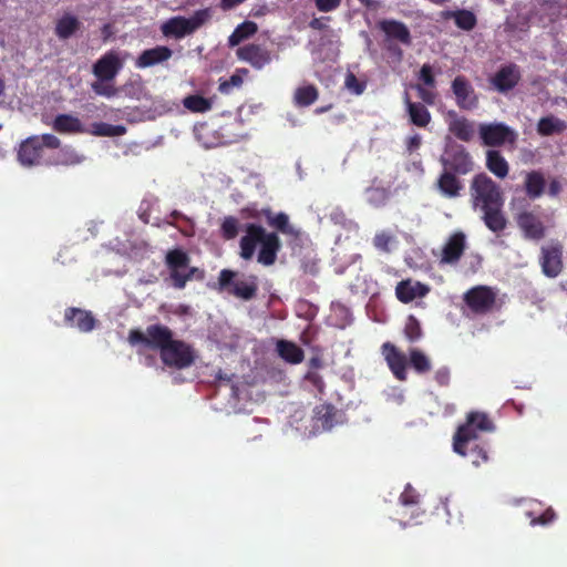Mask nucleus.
<instances>
[{"instance_id":"obj_58","label":"nucleus","mask_w":567,"mask_h":567,"mask_svg":"<svg viewBox=\"0 0 567 567\" xmlns=\"http://www.w3.org/2000/svg\"><path fill=\"white\" fill-rule=\"evenodd\" d=\"M422 140L419 134H414L412 136H409L405 141L406 151L409 153H413L421 146Z\"/></svg>"},{"instance_id":"obj_46","label":"nucleus","mask_w":567,"mask_h":567,"mask_svg":"<svg viewBox=\"0 0 567 567\" xmlns=\"http://www.w3.org/2000/svg\"><path fill=\"white\" fill-rule=\"evenodd\" d=\"M527 516L530 517L532 526H536V525L546 526L555 520L556 513L554 512L553 508L549 507L538 516H533V512H527Z\"/></svg>"},{"instance_id":"obj_5","label":"nucleus","mask_w":567,"mask_h":567,"mask_svg":"<svg viewBox=\"0 0 567 567\" xmlns=\"http://www.w3.org/2000/svg\"><path fill=\"white\" fill-rule=\"evenodd\" d=\"M61 141L53 134L32 135L19 145L18 161L23 166H38L43 162L44 148H60Z\"/></svg>"},{"instance_id":"obj_13","label":"nucleus","mask_w":567,"mask_h":567,"mask_svg":"<svg viewBox=\"0 0 567 567\" xmlns=\"http://www.w3.org/2000/svg\"><path fill=\"white\" fill-rule=\"evenodd\" d=\"M564 246L559 240H551L540 247L539 265L542 272L548 278L558 277L564 269Z\"/></svg>"},{"instance_id":"obj_34","label":"nucleus","mask_w":567,"mask_h":567,"mask_svg":"<svg viewBox=\"0 0 567 567\" xmlns=\"http://www.w3.org/2000/svg\"><path fill=\"white\" fill-rule=\"evenodd\" d=\"M567 128L565 121L548 115L539 118L537 123V133L542 136H551L554 134H560Z\"/></svg>"},{"instance_id":"obj_1","label":"nucleus","mask_w":567,"mask_h":567,"mask_svg":"<svg viewBox=\"0 0 567 567\" xmlns=\"http://www.w3.org/2000/svg\"><path fill=\"white\" fill-rule=\"evenodd\" d=\"M261 213L268 226L274 228L275 231H268L259 224H247L245 235L239 240V256L244 260H250L259 246L257 261L269 267L276 262L278 252L281 250L282 245L278 233L293 240H299L302 231L290 223L289 216L284 212L275 214L270 208H265Z\"/></svg>"},{"instance_id":"obj_23","label":"nucleus","mask_w":567,"mask_h":567,"mask_svg":"<svg viewBox=\"0 0 567 567\" xmlns=\"http://www.w3.org/2000/svg\"><path fill=\"white\" fill-rule=\"evenodd\" d=\"M64 320L69 327L76 328L81 332H90L96 324V320L90 311L75 307L65 309Z\"/></svg>"},{"instance_id":"obj_53","label":"nucleus","mask_w":567,"mask_h":567,"mask_svg":"<svg viewBox=\"0 0 567 567\" xmlns=\"http://www.w3.org/2000/svg\"><path fill=\"white\" fill-rule=\"evenodd\" d=\"M315 4L320 12H331L340 7L341 0H315Z\"/></svg>"},{"instance_id":"obj_9","label":"nucleus","mask_w":567,"mask_h":567,"mask_svg":"<svg viewBox=\"0 0 567 567\" xmlns=\"http://www.w3.org/2000/svg\"><path fill=\"white\" fill-rule=\"evenodd\" d=\"M159 357L166 367L183 370L194 364L196 353L190 344L173 339Z\"/></svg>"},{"instance_id":"obj_21","label":"nucleus","mask_w":567,"mask_h":567,"mask_svg":"<svg viewBox=\"0 0 567 567\" xmlns=\"http://www.w3.org/2000/svg\"><path fill=\"white\" fill-rule=\"evenodd\" d=\"M239 60L249 63L252 68L260 70L271 62V53L268 49L249 43L237 50Z\"/></svg>"},{"instance_id":"obj_32","label":"nucleus","mask_w":567,"mask_h":567,"mask_svg":"<svg viewBox=\"0 0 567 567\" xmlns=\"http://www.w3.org/2000/svg\"><path fill=\"white\" fill-rule=\"evenodd\" d=\"M486 167L498 178H505L509 172V165L499 151L488 150L486 152Z\"/></svg>"},{"instance_id":"obj_40","label":"nucleus","mask_w":567,"mask_h":567,"mask_svg":"<svg viewBox=\"0 0 567 567\" xmlns=\"http://www.w3.org/2000/svg\"><path fill=\"white\" fill-rule=\"evenodd\" d=\"M465 457L476 467L487 463L489 460L486 446L478 443H473L468 446Z\"/></svg>"},{"instance_id":"obj_37","label":"nucleus","mask_w":567,"mask_h":567,"mask_svg":"<svg viewBox=\"0 0 567 567\" xmlns=\"http://www.w3.org/2000/svg\"><path fill=\"white\" fill-rule=\"evenodd\" d=\"M83 161V157L79 155L73 148L64 147L61 148L54 159L48 161L47 165H63L73 166L78 165Z\"/></svg>"},{"instance_id":"obj_12","label":"nucleus","mask_w":567,"mask_h":567,"mask_svg":"<svg viewBox=\"0 0 567 567\" xmlns=\"http://www.w3.org/2000/svg\"><path fill=\"white\" fill-rule=\"evenodd\" d=\"M497 295L488 286H475L468 289L463 297L467 308L475 315L491 312L496 303Z\"/></svg>"},{"instance_id":"obj_42","label":"nucleus","mask_w":567,"mask_h":567,"mask_svg":"<svg viewBox=\"0 0 567 567\" xmlns=\"http://www.w3.org/2000/svg\"><path fill=\"white\" fill-rule=\"evenodd\" d=\"M454 22L457 25V28L471 31L476 27L477 19L476 16L468 10H457L453 13Z\"/></svg>"},{"instance_id":"obj_35","label":"nucleus","mask_w":567,"mask_h":567,"mask_svg":"<svg viewBox=\"0 0 567 567\" xmlns=\"http://www.w3.org/2000/svg\"><path fill=\"white\" fill-rule=\"evenodd\" d=\"M258 31V27L252 21H244L238 24L229 35L228 43L230 47L238 45L244 40L252 37Z\"/></svg>"},{"instance_id":"obj_6","label":"nucleus","mask_w":567,"mask_h":567,"mask_svg":"<svg viewBox=\"0 0 567 567\" xmlns=\"http://www.w3.org/2000/svg\"><path fill=\"white\" fill-rule=\"evenodd\" d=\"M218 285L220 290H227L236 298L251 300L258 292V277L256 275H240L230 269L219 272Z\"/></svg>"},{"instance_id":"obj_55","label":"nucleus","mask_w":567,"mask_h":567,"mask_svg":"<svg viewBox=\"0 0 567 567\" xmlns=\"http://www.w3.org/2000/svg\"><path fill=\"white\" fill-rule=\"evenodd\" d=\"M182 278H185V285L192 279L202 280L204 278V271L197 267H188L181 274Z\"/></svg>"},{"instance_id":"obj_31","label":"nucleus","mask_w":567,"mask_h":567,"mask_svg":"<svg viewBox=\"0 0 567 567\" xmlns=\"http://www.w3.org/2000/svg\"><path fill=\"white\" fill-rule=\"evenodd\" d=\"M52 128L60 134H78L84 132L80 118L71 114L56 115L53 120Z\"/></svg>"},{"instance_id":"obj_2","label":"nucleus","mask_w":567,"mask_h":567,"mask_svg":"<svg viewBox=\"0 0 567 567\" xmlns=\"http://www.w3.org/2000/svg\"><path fill=\"white\" fill-rule=\"evenodd\" d=\"M470 196L474 210H478L484 225L494 234L503 233L508 224L504 208V195L501 186L486 173L473 176L470 183Z\"/></svg>"},{"instance_id":"obj_3","label":"nucleus","mask_w":567,"mask_h":567,"mask_svg":"<svg viewBox=\"0 0 567 567\" xmlns=\"http://www.w3.org/2000/svg\"><path fill=\"white\" fill-rule=\"evenodd\" d=\"M382 354L390 371L399 381L408 379V365L417 374H425L432 370L431 359L419 348H411L408 359L406 354L393 343L385 342L382 344Z\"/></svg>"},{"instance_id":"obj_11","label":"nucleus","mask_w":567,"mask_h":567,"mask_svg":"<svg viewBox=\"0 0 567 567\" xmlns=\"http://www.w3.org/2000/svg\"><path fill=\"white\" fill-rule=\"evenodd\" d=\"M440 162L444 169L458 175H466L474 168L471 154L463 145L453 144L449 146L441 156Z\"/></svg>"},{"instance_id":"obj_20","label":"nucleus","mask_w":567,"mask_h":567,"mask_svg":"<svg viewBox=\"0 0 567 567\" xmlns=\"http://www.w3.org/2000/svg\"><path fill=\"white\" fill-rule=\"evenodd\" d=\"M123 68V62L114 51L103 54L93 65V73L100 81H112Z\"/></svg>"},{"instance_id":"obj_4","label":"nucleus","mask_w":567,"mask_h":567,"mask_svg":"<svg viewBox=\"0 0 567 567\" xmlns=\"http://www.w3.org/2000/svg\"><path fill=\"white\" fill-rule=\"evenodd\" d=\"M377 28L384 34L382 48L386 55L394 62H401L403 50L400 44L404 47L412 44V35L408 25L395 19H383L378 21Z\"/></svg>"},{"instance_id":"obj_7","label":"nucleus","mask_w":567,"mask_h":567,"mask_svg":"<svg viewBox=\"0 0 567 567\" xmlns=\"http://www.w3.org/2000/svg\"><path fill=\"white\" fill-rule=\"evenodd\" d=\"M173 331L164 324L155 323L146 327L145 331L132 329L128 332V342L132 346H143L151 350L159 351V354L174 339Z\"/></svg>"},{"instance_id":"obj_43","label":"nucleus","mask_w":567,"mask_h":567,"mask_svg":"<svg viewBox=\"0 0 567 567\" xmlns=\"http://www.w3.org/2000/svg\"><path fill=\"white\" fill-rule=\"evenodd\" d=\"M239 220L234 216H226L220 225V236L225 240L235 239L239 234Z\"/></svg>"},{"instance_id":"obj_16","label":"nucleus","mask_w":567,"mask_h":567,"mask_svg":"<svg viewBox=\"0 0 567 567\" xmlns=\"http://www.w3.org/2000/svg\"><path fill=\"white\" fill-rule=\"evenodd\" d=\"M456 105L461 110L471 111L477 107L478 96L465 75H457L451 83Z\"/></svg>"},{"instance_id":"obj_39","label":"nucleus","mask_w":567,"mask_h":567,"mask_svg":"<svg viewBox=\"0 0 567 567\" xmlns=\"http://www.w3.org/2000/svg\"><path fill=\"white\" fill-rule=\"evenodd\" d=\"M169 217L172 220H166L167 225L178 228L185 236H192L194 234V223L189 217L179 210H173Z\"/></svg>"},{"instance_id":"obj_60","label":"nucleus","mask_w":567,"mask_h":567,"mask_svg":"<svg viewBox=\"0 0 567 567\" xmlns=\"http://www.w3.org/2000/svg\"><path fill=\"white\" fill-rule=\"evenodd\" d=\"M245 1L246 0H220L219 7L221 10L228 11L244 3Z\"/></svg>"},{"instance_id":"obj_63","label":"nucleus","mask_w":567,"mask_h":567,"mask_svg":"<svg viewBox=\"0 0 567 567\" xmlns=\"http://www.w3.org/2000/svg\"><path fill=\"white\" fill-rule=\"evenodd\" d=\"M4 89H6L4 81L2 79H0V96L4 93Z\"/></svg>"},{"instance_id":"obj_45","label":"nucleus","mask_w":567,"mask_h":567,"mask_svg":"<svg viewBox=\"0 0 567 567\" xmlns=\"http://www.w3.org/2000/svg\"><path fill=\"white\" fill-rule=\"evenodd\" d=\"M404 336L411 342H416L423 337L420 321L414 316H409L404 326Z\"/></svg>"},{"instance_id":"obj_17","label":"nucleus","mask_w":567,"mask_h":567,"mask_svg":"<svg viewBox=\"0 0 567 567\" xmlns=\"http://www.w3.org/2000/svg\"><path fill=\"white\" fill-rule=\"evenodd\" d=\"M189 261V256L179 248L172 249L166 254L165 262L169 270L173 286L176 289L185 288V278H182L181 274L184 269L188 268Z\"/></svg>"},{"instance_id":"obj_54","label":"nucleus","mask_w":567,"mask_h":567,"mask_svg":"<svg viewBox=\"0 0 567 567\" xmlns=\"http://www.w3.org/2000/svg\"><path fill=\"white\" fill-rule=\"evenodd\" d=\"M434 380L440 386H447L451 380V371L446 367L437 369L434 373Z\"/></svg>"},{"instance_id":"obj_33","label":"nucleus","mask_w":567,"mask_h":567,"mask_svg":"<svg viewBox=\"0 0 567 567\" xmlns=\"http://www.w3.org/2000/svg\"><path fill=\"white\" fill-rule=\"evenodd\" d=\"M81 27L80 20L69 13L63 14L55 23V34L60 40L71 38Z\"/></svg>"},{"instance_id":"obj_47","label":"nucleus","mask_w":567,"mask_h":567,"mask_svg":"<svg viewBox=\"0 0 567 567\" xmlns=\"http://www.w3.org/2000/svg\"><path fill=\"white\" fill-rule=\"evenodd\" d=\"M344 86L353 94L360 95L365 90V83L358 80L354 73L348 72L344 79Z\"/></svg>"},{"instance_id":"obj_10","label":"nucleus","mask_w":567,"mask_h":567,"mask_svg":"<svg viewBox=\"0 0 567 567\" xmlns=\"http://www.w3.org/2000/svg\"><path fill=\"white\" fill-rule=\"evenodd\" d=\"M480 137L485 146L497 147L506 143L515 144L517 133L502 122L482 123L478 126Z\"/></svg>"},{"instance_id":"obj_22","label":"nucleus","mask_w":567,"mask_h":567,"mask_svg":"<svg viewBox=\"0 0 567 567\" xmlns=\"http://www.w3.org/2000/svg\"><path fill=\"white\" fill-rule=\"evenodd\" d=\"M478 437V431L470 423L466 415V421L461 424L453 436V450L461 456L467 455V449L471 444L475 443Z\"/></svg>"},{"instance_id":"obj_52","label":"nucleus","mask_w":567,"mask_h":567,"mask_svg":"<svg viewBox=\"0 0 567 567\" xmlns=\"http://www.w3.org/2000/svg\"><path fill=\"white\" fill-rule=\"evenodd\" d=\"M392 241V237L382 231V233H379L374 236L373 238V245L377 249L381 250V251H390V244Z\"/></svg>"},{"instance_id":"obj_44","label":"nucleus","mask_w":567,"mask_h":567,"mask_svg":"<svg viewBox=\"0 0 567 567\" xmlns=\"http://www.w3.org/2000/svg\"><path fill=\"white\" fill-rule=\"evenodd\" d=\"M92 127L93 134L97 136H121L126 132L123 125H112L104 122L94 123Z\"/></svg>"},{"instance_id":"obj_8","label":"nucleus","mask_w":567,"mask_h":567,"mask_svg":"<svg viewBox=\"0 0 567 567\" xmlns=\"http://www.w3.org/2000/svg\"><path fill=\"white\" fill-rule=\"evenodd\" d=\"M210 18L209 9L197 10L190 18L173 17L165 21L161 31L165 37L182 39L194 33Z\"/></svg>"},{"instance_id":"obj_29","label":"nucleus","mask_w":567,"mask_h":567,"mask_svg":"<svg viewBox=\"0 0 567 567\" xmlns=\"http://www.w3.org/2000/svg\"><path fill=\"white\" fill-rule=\"evenodd\" d=\"M278 355L287 363L299 364L305 359L303 350L292 341L279 339L276 342Z\"/></svg>"},{"instance_id":"obj_48","label":"nucleus","mask_w":567,"mask_h":567,"mask_svg":"<svg viewBox=\"0 0 567 567\" xmlns=\"http://www.w3.org/2000/svg\"><path fill=\"white\" fill-rule=\"evenodd\" d=\"M243 84V78L235 73L228 80L219 83L218 91L221 94H230L234 87H239Z\"/></svg>"},{"instance_id":"obj_18","label":"nucleus","mask_w":567,"mask_h":567,"mask_svg":"<svg viewBox=\"0 0 567 567\" xmlns=\"http://www.w3.org/2000/svg\"><path fill=\"white\" fill-rule=\"evenodd\" d=\"M520 79L519 66L515 63H509L499 68L491 79V83L499 93H507L519 83Z\"/></svg>"},{"instance_id":"obj_64","label":"nucleus","mask_w":567,"mask_h":567,"mask_svg":"<svg viewBox=\"0 0 567 567\" xmlns=\"http://www.w3.org/2000/svg\"><path fill=\"white\" fill-rule=\"evenodd\" d=\"M109 30H110V25H109V24L104 25V28H103V33H104L105 35H109V33H110V31H109Z\"/></svg>"},{"instance_id":"obj_51","label":"nucleus","mask_w":567,"mask_h":567,"mask_svg":"<svg viewBox=\"0 0 567 567\" xmlns=\"http://www.w3.org/2000/svg\"><path fill=\"white\" fill-rule=\"evenodd\" d=\"M419 80L422 81L423 84L429 87H435L436 81L433 74V69L430 64L425 63L421 66Z\"/></svg>"},{"instance_id":"obj_36","label":"nucleus","mask_w":567,"mask_h":567,"mask_svg":"<svg viewBox=\"0 0 567 567\" xmlns=\"http://www.w3.org/2000/svg\"><path fill=\"white\" fill-rule=\"evenodd\" d=\"M318 89L312 85L300 86L295 91L293 102L299 107H306L313 104L318 99Z\"/></svg>"},{"instance_id":"obj_41","label":"nucleus","mask_w":567,"mask_h":567,"mask_svg":"<svg viewBox=\"0 0 567 567\" xmlns=\"http://www.w3.org/2000/svg\"><path fill=\"white\" fill-rule=\"evenodd\" d=\"M467 416L478 432H492L495 429L493 421L484 412L473 411Z\"/></svg>"},{"instance_id":"obj_57","label":"nucleus","mask_w":567,"mask_h":567,"mask_svg":"<svg viewBox=\"0 0 567 567\" xmlns=\"http://www.w3.org/2000/svg\"><path fill=\"white\" fill-rule=\"evenodd\" d=\"M306 380L309 381L320 393H323L324 382L322 377L317 372H308Z\"/></svg>"},{"instance_id":"obj_24","label":"nucleus","mask_w":567,"mask_h":567,"mask_svg":"<svg viewBox=\"0 0 567 567\" xmlns=\"http://www.w3.org/2000/svg\"><path fill=\"white\" fill-rule=\"evenodd\" d=\"M430 292V287L420 281L405 279L395 287V296L402 303H409L416 298H423Z\"/></svg>"},{"instance_id":"obj_61","label":"nucleus","mask_w":567,"mask_h":567,"mask_svg":"<svg viewBox=\"0 0 567 567\" xmlns=\"http://www.w3.org/2000/svg\"><path fill=\"white\" fill-rule=\"evenodd\" d=\"M309 367L310 369H320L323 367L322 359L320 357H312L309 360Z\"/></svg>"},{"instance_id":"obj_30","label":"nucleus","mask_w":567,"mask_h":567,"mask_svg":"<svg viewBox=\"0 0 567 567\" xmlns=\"http://www.w3.org/2000/svg\"><path fill=\"white\" fill-rule=\"evenodd\" d=\"M406 112L410 122L417 127H426L431 120V113L426 106L420 102H412L408 93H405Z\"/></svg>"},{"instance_id":"obj_14","label":"nucleus","mask_w":567,"mask_h":567,"mask_svg":"<svg viewBox=\"0 0 567 567\" xmlns=\"http://www.w3.org/2000/svg\"><path fill=\"white\" fill-rule=\"evenodd\" d=\"M466 249V236L462 231L453 233L442 246L439 254L434 256L439 258L440 265L456 266Z\"/></svg>"},{"instance_id":"obj_26","label":"nucleus","mask_w":567,"mask_h":567,"mask_svg":"<svg viewBox=\"0 0 567 567\" xmlns=\"http://www.w3.org/2000/svg\"><path fill=\"white\" fill-rule=\"evenodd\" d=\"M173 51L165 45H157L152 49L144 50L135 61L138 69H146L163 63L171 59Z\"/></svg>"},{"instance_id":"obj_59","label":"nucleus","mask_w":567,"mask_h":567,"mask_svg":"<svg viewBox=\"0 0 567 567\" xmlns=\"http://www.w3.org/2000/svg\"><path fill=\"white\" fill-rule=\"evenodd\" d=\"M561 183L558 179L553 178L548 184V195L551 197H556L561 193Z\"/></svg>"},{"instance_id":"obj_62","label":"nucleus","mask_w":567,"mask_h":567,"mask_svg":"<svg viewBox=\"0 0 567 567\" xmlns=\"http://www.w3.org/2000/svg\"><path fill=\"white\" fill-rule=\"evenodd\" d=\"M309 27L313 30H322L324 24L322 23L321 19L315 18L309 22Z\"/></svg>"},{"instance_id":"obj_28","label":"nucleus","mask_w":567,"mask_h":567,"mask_svg":"<svg viewBox=\"0 0 567 567\" xmlns=\"http://www.w3.org/2000/svg\"><path fill=\"white\" fill-rule=\"evenodd\" d=\"M546 179L540 171H529L525 173L524 190L526 196L535 200L543 196L545 193Z\"/></svg>"},{"instance_id":"obj_19","label":"nucleus","mask_w":567,"mask_h":567,"mask_svg":"<svg viewBox=\"0 0 567 567\" xmlns=\"http://www.w3.org/2000/svg\"><path fill=\"white\" fill-rule=\"evenodd\" d=\"M445 121L449 132L462 142H470L475 135V123L461 116L456 111L450 110L446 113Z\"/></svg>"},{"instance_id":"obj_49","label":"nucleus","mask_w":567,"mask_h":567,"mask_svg":"<svg viewBox=\"0 0 567 567\" xmlns=\"http://www.w3.org/2000/svg\"><path fill=\"white\" fill-rule=\"evenodd\" d=\"M106 81H97L92 83V90L95 94L112 97L117 93V90L113 84L105 83Z\"/></svg>"},{"instance_id":"obj_25","label":"nucleus","mask_w":567,"mask_h":567,"mask_svg":"<svg viewBox=\"0 0 567 567\" xmlns=\"http://www.w3.org/2000/svg\"><path fill=\"white\" fill-rule=\"evenodd\" d=\"M455 174L451 171L443 169L440 174L435 186L439 193L446 198H456L461 195L463 189V183Z\"/></svg>"},{"instance_id":"obj_27","label":"nucleus","mask_w":567,"mask_h":567,"mask_svg":"<svg viewBox=\"0 0 567 567\" xmlns=\"http://www.w3.org/2000/svg\"><path fill=\"white\" fill-rule=\"evenodd\" d=\"M337 415L336 408L330 403H322L313 409V429L317 431H329L334 425Z\"/></svg>"},{"instance_id":"obj_56","label":"nucleus","mask_w":567,"mask_h":567,"mask_svg":"<svg viewBox=\"0 0 567 567\" xmlns=\"http://www.w3.org/2000/svg\"><path fill=\"white\" fill-rule=\"evenodd\" d=\"M416 91H417L419 97L424 103H426L429 105L434 104L435 99H436V94L433 91L427 90V89L423 87L422 85H416Z\"/></svg>"},{"instance_id":"obj_15","label":"nucleus","mask_w":567,"mask_h":567,"mask_svg":"<svg viewBox=\"0 0 567 567\" xmlns=\"http://www.w3.org/2000/svg\"><path fill=\"white\" fill-rule=\"evenodd\" d=\"M517 227L525 239L538 241L546 236V226L538 215L523 209L515 215Z\"/></svg>"},{"instance_id":"obj_38","label":"nucleus","mask_w":567,"mask_h":567,"mask_svg":"<svg viewBox=\"0 0 567 567\" xmlns=\"http://www.w3.org/2000/svg\"><path fill=\"white\" fill-rule=\"evenodd\" d=\"M183 105L193 113H205L212 110L213 103L199 94H192L183 100Z\"/></svg>"},{"instance_id":"obj_50","label":"nucleus","mask_w":567,"mask_h":567,"mask_svg":"<svg viewBox=\"0 0 567 567\" xmlns=\"http://www.w3.org/2000/svg\"><path fill=\"white\" fill-rule=\"evenodd\" d=\"M419 493L411 486V484H408L400 495V502L404 506L416 505L419 503Z\"/></svg>"}]
</instances>
